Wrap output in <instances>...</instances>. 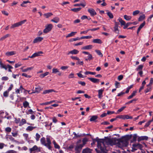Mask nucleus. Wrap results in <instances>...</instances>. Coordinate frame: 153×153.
<instances>
[{
	"mask_svg": "<svg viewBox=\"0 0 153 153\" xmlns=\"http://www.w3.org/2000/svg\"><path fill=\"white\" fill-rule=\"evenodd\" d=\"M16 152L13 150H10L7 152V153H16Z\"/></svg>",
	"mask_w": 153,
	"mask_h": 153,
	"instance_id": "nucleus-64",
	"label": "nucleus"
},
{
	"mask_svg": "<svg viewBox=\"0 0 153 153\" xmlns=\"http://www.w3.org/2000/svg\"><path fill=\"white\" fill-rule=\"evenodd\" d=\"M95 51L97 54L100 56L101 57H102L103 54L101 53L100 51L99 50H95Z\"/></svg>",
	"mask_w": 153,
	"mask_h": 153,
	"instance_id": "nucleus-44",
	"label": "nucleus"
},
{
	"mask_svg": "<svg viewBox=\"0 0 153 153\" xmlns=\"http://www.w3.org/2000/svg\"><path fill=\"white\" fill-rule=\"evenodd\" d=\"M29 105V103L27 101H25L23 103V106L25 108H26Z\"/></svg>",
	"mask_w": 153,
	"mask_h": 153,
	"instance_id": "nucleus-48",
	"label": "nucleus"
},
{
	"mask_svg": "<svg viewBox=\"0 0 153 153\" xmlns=\"http://www.w3.org/2000/svg\"><path fill=\"white\" fill-rule=\"evenodd\" d=\"M20 26L18 22L15 23L12 25L10 27L11 28H13L16 27H18Z\"/></svg>",
	"mask_w": 153,
	"mask_h": 153,
	"instance_id": "nucleus-29",
	"label": "nucleus"
},
{
	"mask_svg": "<svg viewBox=\"0 0 153 153\" xmlns=\"http://www.w3.org/2000/svg\"><path fill=\"white\" fill-rule=\"evenodd\" d=\"M35 91L34 92H33L32 93H39L42 90V88L39 86H38L35 88Z\"/></svg>",
	"mask_w": 153,
	"mask_h": 153,
	"instance_id": "nucleus-17",
	"label": "nucleus"
},
{
	"mask_svg": "<svg viewBox=\"0 0 153 153\" xmlns=\"http://www.w3.org/2000/svg\"><path fill=\"white\" fill-rule=\"evenodd\" d=\"M10 36V35L9 34H7L5 35L4 36L1 38V39H0V41H2V40H4L7 38L9 37Z\"/></svg>",
	"mask_w": 153,
	"mask_h": 153,
	"instance_id": "nucleus-37",
	"label": "nucleus"
},
{
	"mask_svg": "<svg viewBox=\"0 0 153 153\" xmlns=\"http://www.w3.org/2000/svg\"><path fill=\"white\" fill-rule=\"evenodd\" d=\"M126 108V106H124L120 108L117 111L116 114H118L119 113L122 111Z\"/></svg>",
	"mask_w": 153,
	"mask_h": 153,
	"instance_id": "nucleus-43",
	"label": "nucleus"
},
{
	"mask_svg": "<svg viewBox=\"0 0 153 153\" xmlns=\"http://www.w3.org/2000/svg\"><path fill=\"white\" fill-rule=\"evenodd\" d=\"M83 61H80V59L79 60H77V62L76 63L77 65H83Z\"/></svg>",
	"mask_w": 153,
	"mask_h": 153,
	"instance_id": "nucleus-52",
	"label": "nucleus"
},
{
	"mask_svg": "<svg viewBox=\"0 0 153 153\" xmlns=\"http://www.w3.org/2000/svg\"><path fill=\"white\" fill-rule=\"evenodd\" d=\"M88 12L90 13L91 16H94L97 14V13L95 10L92 8L89 9L88 10Z\"/></svg>",
	"mask_w": 153,
	"mask_h": 153,
	"instance_id": "nucleus-8",
	"label": "nucleus"
},
{
	"mask_svg": "<svg viewBox=\"0 0 153 153\" xmlns=\"http://www.w3.org/2000/svg\"><path fill=\"white\" fill-rule=\"evenodd\" d=\"M76 33V32H71L70 33L68 34L66 36V38H68V37H71V36H73Z\"/></svg>",
	"mask_w": 153,
	"mask_h": 153,
	"instance_id": "nucleus-27",
	"label": "nucleus"
},
{
	"mask_svg": "<svg viewBox=\"0 0 153 153\" xmlns=\"http://www.w3.org/2000/svg\"><path fill=\"white\" fill-rule=\"evenodd\" d=\"M78 83L81 85H82L83 86H85V83L84 82H82L81 81H79L78 82Z\"/></svg>",
	"mask_w": 153,
	"mask_h": 153,
	"instance_id": "nucleus-63",
	"label": "nucleus"
},
{
	"mask_svg": "<svg viewBox=\"0 0 153 153\" xmlns=\"http://www.w3.org/2000/svg\"><path fill=\"white\" fill-rule=\"evenodd\" d=\"M123 120L132 119L133 117L132 116H129L128 115H124Z\"/></svg>",
	"mask_w": 153,
	"mask_h": 153,
	"instance_id": "nucleus-31",
	"label": "nucleus"
},
{
	"mask_svg": "<svg viewBox=\"0 0 153 153\" xmlns=\"http://www.w3.org/2000/svg\"><path fill=\"white\" fill-rule=\"evenodd\" d=\"M148 139V137L146 136H143L139 137L138 138V141L140 142V141L142 140H147Z\"/></svg>",
	"mask_w": 153,
	"mask_h": 153,
	"instance_id": "nucleus-16",
	"label": "nucleus"
},
{
	"mask_svg": "<svg viewBox=\"0 0 153 153\" xmlns=\"http://www.w3.org/2000/svg\"><path fill=\"white\" fill-rule=\"evenodd\" d=\"M26 21L27 20L25 19L18 22L19 23V25L20 26L22 25V24H24L25 23V22H26Z\"/></svg>",
	"mask_w": 153,
	"mask_h": 153,
	"instance_id": "nucleus-53",
	"label": "nucleus"
},
{
	"mask_svg": "<svg viewBox=\"0 0 153 153\" xmlns=\"http://www.w3.org/2000/svg\"><path fill=\"white\" fill-rule=\"evenodd\" d=\"M26 123V120L25 119H22L21 120V121L20 122L19 125L22 126L23 125V124Z\"/></svg>",
	"mask_w": 153,
	"mask_h": 153,
	"instance_id": "nucleus-45",
	"label": "nucleus"
},
{
	"mask_svg": "<svg viewBox=\"0 0 153 153\" xmlns=\"http://www.w3.org/2000/svg\"><path fill=\"white\" fill-rule=\"evenodd\" d=\"M124 17L125 19L128 21L130 20L131 18V16H128L127 15H125L124 16Z\"/></svg>",
	"mask_w": 153,
	"mask_h": 153,
	"instance_id": "nucleus-41",
	"label": "nucleus"
},
{
	"mask_svg": "<svg viewBox=\"0 0 153 153\" xmlns=\"http://www.w3.org/2000/svg\"><path fill=\"white\" fill-rule=\"evenodd\" d=\"M132 146L137 147V148L140 149V150H142V148L143 147L142 145L139 143H135L132 145Z\"/></svg>",
	"mask_w": 153,
	"mask_h": 153,
	"instance_id": "nucleus-14",
	"label": "nucleus"
},
{
	"mask_svg": "<svg viewBox=\"0 0 153 153\" xmlns=\"http://www.w3.org/2000/svg\"><path fill=\"white\" fill-rule=\"evenodd\" d=\"M115 85L116 88H118L120 86V83L117 81L115 82Z\"/></svg>",
	"mask_w": 153,
	"mask_h": 153,
	"instance_id": "nucleus-50",
	"label": "nucleus"
},
{
	"mask_svg": "<svg viewBox=\"0 0 153 153\" xmlns=\"http://www.w3.org/2000/svg\"><path fill=\"white\" fill-rule=\"evenodd\" d=\"M140 11L139 10H136L134 11L133 13V16H135L140 13Z\"/></svg>",
	"mask_w": 153,
	"mask_h": 153,
	"instance_id": "nucleus-54",
	"label": "nucleus"
},
{
	"mask_svg": "<svg viewBox=\"0 0 153 153\" xmlns=\"http://www.w3.org/2000/svg\"><path fill=\"white\" fill-rule=\"evenodd\" d=\"M98 118L97 116L96 115H94L91 117L90 120L91 122L96 121V120Z\"/></svg>",
	"mask_w": 153,
	"mask_h": 153,
	"instance_id": "nucleus-22",
	"label": "nucleus"
},
{
	"mask_svg": "<svg viewBox=\"0 0 153 153\" xmlns=\"http://www.w3.org/2000/svg\"><path fill=\"white\" fill-rule=\"evenodd\" d=\"M96 140L97 142V147L100 150L97 149L95 150L97 153H107V151L106 149L105 145L113 146L115 144V142L113 139L105 137L104 139H97Z\"/></svg>",
	"mask_w": 153,
	"mask_h": 153,
	"instance_id": "nucleus-1",
	"label": "nucleus"
},
{
	"mask_svg": "<svg viewBox=\"0 0 153 153\" xmlns=\"http://www.w3.org/2000/svg\"><path fill=\"white\" fill-rule=\"evenodd\" d=\"M104 91L103 89H101L98 90V97L100 99H101L103 97L102 93Z\"/></svg>",
	"mask_w": 153,
	"mask_h": 153,
	"instance_id": "nucleus-13",
	"label": "nucleus"
},
{
	"mask_svg": "<svg viewBox=\"0 0 153 153\" xmlns=\"http://www.w3.org/2000/svg\"><path fill=\"white\" fill-rule=\"evenodd\" d=\"M29 151L30 153L34 152H39L40 151V149L36 145H35L32 148L30 149Z\"/></svg>",
	"mask_w": 153,
	"mask_h": 153,
	"instance_id": "nucleus-5",
	"label": "nucleus"
},
{
	"mask_svg": "<svg viewBox=\"0 0 153 153\" xmlns=\"http://www.w3.org/2000/svg\"><path fill=\"white\" fill-rule=\"evenodd\" d=\"M86 5L85 4H74V7H79L81 6H82L83 7H85Z\"/></svg>",
	"mask_w": 153,
	"mask_h": 153,
	"instance_id": "nucleus-38",
	"label": "nucleus"
},
{
	"mask_svg": "<svg viewBox=\"0 0 153 153\" xmlns=\"http://www.w3.org/2000/svg\"><path fill=\"white\" fill-rule=\"evenodd\" d=\"M114 31L115 32L117 33H119L118 27H114Z\"/></svg>",
	"mask_w": 153,
	"mask_h": 153,
	"instance_id": "nucleus-59",
	"label": "nucleus"
},
{
	"mask_svg": "<svg viewBox=\"0 0 153 153\" xmlns=\"http://www.w3.org/2000/svg\"><path fill=\"white\" fill-rule=\"evenodd\" d=\"M79 52V51L76 49H74L73 50L69 51L67 54L69 55L70 54H78Z\"/></svg>",
	"mask_w": 153,
	"mask_h": 153,
	"instance_id": "nucleus-10",
	"label": "nucleus"
},
{
	"mask_svg": "<svg viewBox=\"0 0 153 153\" xmlns=\"http://www.w3.org/2000/svg\"><path fill=\"white\" fill-rule=\"evenodd\" d=\"M128 139L127 137H123L118 140L117 146L120 148L126 147L128 145Z\"/></svg>",
	"mask_w": 153,
	"mask_h": 153,
	"instance_id": "nucleus-3",
	"label": "nucleus"
},
{
	"mask_svg": "<svg viewBox=\"0 0 153 153\" xmlns=\"http://www.w3.org/2000/svg\"><path fill=\"white\" fill-rule=\"evenodd\" d=\"M24 89V88H23L22 86V85H21L19 88H16L15 89L16 93L17 94H19L20 91H21V92H22V91Z\"/></svg>",
	"mask_w": 153,
	"mask_h": 153,
	"instance_id": "nucleus-12",
	"label": "nucleus"
},
{
	"mask_svg": "<svg viewBox=\"0 0 153 153\" xmlns=\"http://www.w3.org/2000/svg\"><path fill=\"white\" fill-rule=\"evenodd\" d=\"M118 20L120 22L121 25H125L126 23L121 18H119L118 19Z\"/></svg>",
	"mask_w": 153,
	"mask_h": 153,
	"instance_id": "nucleus-36",
	"label": "nucleus"
},
{
	"mask_svg": "<svg viewBox=\"0 0 153 153\" xmlns=\"http://www.w3.org/2000/svg\"><path fill=\"white\" fill-rule=\"evenodd\" d=\"M49 74V72H46L44 74H40L39 75V77L42 78L45 77V76H47Z\"/></svg>",
	"mask_w": 153,
	"mask_h": 153,
	"instance_id": "nucleus-30",
	"label": "nucleus"
},
{
	"mask_svg": "<svg viewBox=\"0 0 153 153\" xmlns=\"http://www.w3.org/2000/svg\"><path fill=\"white\" fill-rule=\"evenodd\" d=\"M53 15V14L51 13H48L45 14H44V16H45L46 18H48Z\"/></svg>",
	"mask_w": 153,
	"mask_h": 153,
	"instance_id": "nucleus-39",
	"label": "nucleus"
},
{
	"mask_svg": "<svg viewBox=\"0 0 153 153\" xmlns=\"http://www.w3.org/2000/svg\"><path fill=\"white\" fill-rule=\"evenodd\" d=\"M9 92L7 91H5L3 93V95L4 97H7L8 95Z\"/></svg>",
	"mask_w": 153,
	"mask_h": 153,
	"instance_id": "nucleus-57",
	"label": "nucleus"
},
{
	"mask_svg": "<svg viewBox=\"0 0 153 153\" xmlns=\"http://www.w3.org/2000/svg\"><path fill=\"white\" fill-rule=\"evenodd\" d=\"M88 60H90L91 59L93 58L92 56V55L90 54L89 53V54H88Z\"/></svg>",
	"mask_w": 153,
	"mask_h": 153,
	"instance_id": "nucleus-62",
	"label": "nucleus"
},
{
	"mask_svg": "<svg viewBox=\"0 0 153 153\" xmlns=\"http://www.w3.org/2000/svg\"><path fill=\"white\" fill-rule=\"evenodd\" d=\"M41 137L40 135L38 133H37L36 134L35 138L36 141H38L39 140V139Z\"/></svg>",
	"mask_w": 153,
	"mask_h": 153,
	"instance_id": "nucleus-33",
	"label": "nucleus"
},
{
	"mask_svg": "<svg viewBox=\"0 0 153 153\" xmlns=\"http://www.w3.org/2000/svg\"><path fill=\"white\" fill-rule=\"evenodd\" d=\"M5 131L7 132H10L11 131V128L9 127H7L5 128Z\"/></svg>",
	"mask_w": 153,
	"mask_h": 153,
	"instance_id": "nucleus-55",
	"label": "nucleus"
},
{
	"mask_svg": "<svg viewBox=\"0 0 153 153\" xmlns=\"http://www.w3.org/2000/svg\"><path fill=\"white\" fill-rule=\"evenodd\" d=\"M82 153H91V150L88 148H86L83 150Z\"/></svg>",
	"mask_w": 153,
	"mask_h": 153,
	"instance_id": "nucleus-21",
	"label": "nucleus"
},
{
	"mask_svg": "<svg viewBox=\"0 0 153 153\" xmlns=\"http://www.w3.org/2000/svg\"><path fill=\"white\" fill-rule=\"evenodd\" d=\"M93 48V46L91 45H89L84 46L81 48L82 50H89Z\"/></svg>",
	"mask_w": 153,
	"mask_h": 153,
	"instance_id": "nucleus-18",
	"label": "nucleus"
},
{
	"mask_svg": "<svg viewBox=\"0 0 153 153\" xmlns=\"http://www.w3.org/2000/svg\"><path fill=\"white\" fill-rule=\"evenodd\" d=\"M137 93V91H133L132 94H131V95L129 96L128 97V99H130L131 98H132Z\"/></svg>",
	"mask_w": 153,
	"mask_h": 153,
	"instance_id": "nucleus-26",
	"label": "nucleus"
},
{
	"mask_svg": "<svg viewBox=\"0 0 153 153\" xmlns=\"http://www.w3.org/2000/svg\"><path fill=\"white\" fill-rule=\"evenodd\" d=\"M28 3H30V2L29 1H24L20 5L22 7H25L26 6L25 5V4H26Z\"/></svg>",
	"mask_w": 153,
	"mask_h": 153,
	"instance_id": "nucleus-34",
	"label": "nucleus"
},
{
	"mask_svg": "<svg viewBox=\"0 0 153 153\" xmlns=\"http://www.w3.org/2000/svg\"><path fill=\"white\" fill-rule=\"evenodd\" d=\"M71 57L73 59L76 60H79V58L76 56H71Z\"/></svg>",
	"mask_w": 153,
	"mask_h": 153,
	"instance_id": "nucleus-60",
	"label": "nucleus"
},
{
	"mask_svg": "<svg viewBox=\"0 0 153 153\" xmlns=\"http://www.w3.org/2000/svg\"><path fill=\"white\" fill-rule=\"evenodd\" d=\"M143 67V65H140L138 66V67L136 69L137 71H141Z\"/></svg>",
	"mask_w": 153,
	"mask_h": 153,
	"instance_id": "nucleus-42",
	"label": "nucleus"
},
{
	"mask_svg": "<svg viewBox=\"0 0 153 153\" xmlns=\"http://www.w3.org/2000/svg\"><path fill=\"white\" fill-rule=\"evenodd\" d=\"M43 53V52L42 51H40L34 53L31 56H29L28 57L31 58H33L36 56H40L41 54H42Z\"/></svg>",
	"mask_w": 153,
	"mask_h": 153,
	"instance_id": "nucleus-7",
	"label": "nucleus"
},
{
	"mask_svg": "<svg viewBox=\"0 0 153 153\" xmlns=\"http://www.w3.org/2000/svg\"><path fill=\"white\" fill-rule=\"evenodd\" d=\"M106 11H107V15H108V16H109L110 18V19H112L114 17V16L112 14V13L108 11V10H106Z\"/></svg>",
	"mask_w": 153,
	"mask_h": 153,
	"instance_id": "nucleus-32",
	"label": "nucleus"
},
{
	"mask_svg": "<svg viewBox=\"0 0 153 153\" xmlns=\"http://www.w3.org/2000/svg\"><path fill=\"white\" fill-rule=\"evenodd\" d=\"M132 23L131 22H129L126 24H125V25H124V27H123V28L124 29H126L131 24H132Z\"/></svg>",
	"mask_w": 153,
	"mask_h": 153,
	"instance_id": "nucleus-51",
	"label": "nucleus"
},
{
	"mask_svg": "<svg viewBox=\"0 0 153 153\" xmlns=\"http://www.w3.org/2000/svg\"><path fill=\"white\" fill-rule=\"evenodd\" d=\"M92 38V36H83L81 37V39H91Z\"/></svg>",
	"mask_w": 153,
	"mask_h": 153,
	"instance_id": "nucleus-47",
	"label": "nucleus"
},
{
	"mask_svg": "<svg viewBox=\"0 0 153 153\" xmlns=\"http://www.w3.org/2000/svg\"><path fill=\"white\" fill-rule=\"evenodd\" d=\"M36 126H28L26 128L27 131H30L36 128Z\"/></svg>",
	"mask_w": 153,
	"mask_h": 153,
	"instance_id": "nucleus-24",
	"label": "nucleus"
},
{
	"mask_svg": "<svg viewBox=\"0 0 153 153\" xmlns=\"http://www.w3.org/2000/svg\"><path fill=\"white\" fill-rule=\"evenodd\" d=\"M53 28L52 24H49L46 26L45 28L43 30V32L47 33L50 31Z\"/></svg>",
	"mask_w": 153,
	"mask_h": 153,
	"instance_id": "nucleus-4",
	"label": "nucleus"
},
{
	"mask_svg": "<svg viewBox=\"0 0 153 153\" xmlns=\"http://www.w3.org/2000/svg\"><path fill=\"white\" fill-rule=\"evenodd\" d=\"M52 92H56V91H55L53 89H48V90H45L42 94H45L48 93H50Z\"/></svg>",
	"mask_w": 153,
	"mask_h": 153,
	"instance_id": "nucleus-15",
	"label": "nucleus"
},
{
	"mask_svg": "<svg viewBox=\"0 0 153 153\" xmlns=\"http://www.w3.org/2000/svg\"><path fill=\"white\" fill-rule=\"evenodd\" d=\"M92 42L94 43H96L100 44H101L102 42L101 40L100 39H94Z\"/></svg>",
	"mask_w": 153,
	"mask_h": 153,
	"instance_id": "nucleus-23",
	"label": "nucleus"
},
{
	"mask_svg": "<svg viewBox=\"0 0 153 153\" xmlns=\"http://www.w3.org/2000/svg\"><path fill=\"white\" fill-rule=\"evenodd\" d=\"M59 72V70L57 68H53L52 69V73H56Z\"/></svg>",
	"mask_w": 153,
	"mask_h": 153,
	"instance_id": "nucleus-49",
	"label": "nucleus"
},
{
	"mask_svg": "<svg viewBox=\"0 0 153 153\" xmlns=\"http://www.w3.org/2000/svg\"><path fill=\"white\" fill-rule=\"evenodd\" d=\"M83 146L81 144H77L75 148V150L76 152L80 153Z\"/></svg>",
	"mask_w": 153,
	"mask_h": 153,
	"instance_id": "nucleus-6",
	"label": "nucleus"
},
{
	"mask_svg": "<svg viewBox=\"0 0 153 153\" xmlns=\"http://www.w3.org/2000/svg\"><path fill=\"white\" fill-rule=\"evenodd\" d=\"M33 68V67H28L26 69H23V67H22L21 68V69L22 70V71L23 72H26L27 71H29V70H32Z\"/></svg>",
	"mask_w": 153,
	"mask_h": 153,
	"instance_id": "nucleus-20",
	"label": "nucleus"
},
{
	"mask_svg": "<svg viewBox=\"0 0 153 153\" xmlns=\"http://www.w3.org/2000/svg\"><path fill=\"white\" fill-rule=\"evenodd\" d=\"M81 9V7L73 8L71 9V10L75 12H77L79 11Z\"/></svg>",
	"mask_w": 153,
	"mask_h": 153,
	"instance_id": "nucleus-28",
	"label": "nucleus"
},
{
	"mask_svg": "<svg viewBox=\"0 0 153 153\" xmlns=\"http://www.w3.org/2000/svg\"><path fill=\"white\" fill-rule=\"evenodd\" d=\"M88 141V139L86 138H84L82 140L83 143L82 144L83 146L86 144Z\"/></svg>",
	"mask_w": 153,
	"mask_h": 153,
	"instance_id": "nucleus-46",
	"label": "nucleus"
},
{
	"mask_svg": "<svg viewBox=\"0 0 153 153\" xmlns=\"http://www.w3.org/2000/svg\"><path fill=\"white\" fill-rule=\"evenodd\" d=\"M16 52L12 51L6 53L5 54L6 56H10L16 54Z\"/></svg>",
	"mask_w": 153,
	"mask_h": 153,
	"instance_id": "nucleus-25",
	"label": "nucleus"
},
{
	"mask_svg": "<svg viewBox=\"0 0 153 153\" xmlns=\"http://www.w3.org/2000/svg\"><path fill=\"white\" fill-rule=\"evenodd\" d=\"M43 39V38L41 37H38L36 38L33 40L34 43H37L41 41Z\"/></svg>",
	"mask_w": 153,
	"mask_h": 153,
	"instance_id": "nucleus-11",
	"label": "nucleus"
},
{
	"mask_svg": "<svg viewBox=\"0 0 153 153\" xmlns=\"http://www.w3.org/2000/svg\"><path fill=\"white\" fill-rule=\"evenodd\" d=\"M123 78V76L121 75L117 77V79L119 81L122 80Z\"/></svg>",
	"mask_w": 153,
	"mask_h": 153,
	"instance_id": "nucleus-61",
	"label": "nucleus"
},
{
	"mask_svg": "<svg viewBox=\"0 0 153 153\" xmlns=\"http://www.w3.org/2000/svg\"><path fill=\"white\" fill-rule=\"evenodd\" d=\"M145 18V16L144 14H143L141 15L138 18V20L139 21H141L143 20Z\"/></svg>",
	"mask_w": 153,
	"mask_h": 153,
	"instance_id": "nucleus-35",
	"label": "nucleus"
},
{
	"mask_svg": "<svg viewBox=\"0 0 153 153\" xmlns=\"http://www.w3.org/2000/svg\"><path fill=\"white\" fill-rule=\"evenodd\" d=\"M68 77L69 78H74V74L71 73L68 75Z\"/></svg>",
	"mask_w": 153,
	"mask_h": 153,
	"instance_id": "nucleus-58",
	"label": "nucleus"
},
{
	"mask_svg": "<svg viewBox=\"0 0 153 153\" xmlns=\"http://www.w3.org/2000/svg\"><path fill=\"white\" fill-rule=\"evenodd\" d=\"M88 79L94 83H98L100 82V80L97 79L89 77Z\"/></svg>",
	"mask_w": 153,
	"mask_h": 153,
	"instance_id": "nucleus-9",
	"label": "nucleus"
},
{
	"mask_svg": "<svg viewBox=\"0 0 153 153\" xmlns=\"http://www.w3.org/2000/svg\"><path fill=\"white\" fill-rule=\"evenodd\" d=\"M40 142L42 145L45 146L49 150H52L51 143L49 138L47 137L45 139L44 137H43L40 139Z\"/></svg>",
	"mask_w": 153,
	"mask_h": 153,
	"instance_id": "nucleus-2",
	"label": "nucleus"
},
{
	"mask_svg": "<svg viewBox=\"0 0 153 153\" xmlns=\"http://www.w3.org/2000/svg\"><path fill=\"white\" fill-rule=\"evenodd\" d=\"M84 74L85 75H88V74L91 75H95L96 74V73L95 72H92L90 71H86L85 72Z\"/></svg>",
	"mask_w": 153,
	"mask_h": 153,
	"instance_id": "nucleus-40",
	"label": "nucleus"
},
{
	"mask_svg": "<svg viewBox=\"0 0 153 153\" xmlns=\"http://www.w3.org/2000/svg\"><path fill=\"white\" fill-rule=\"evenodd\" d=\"M59 18L57 17H56L53 18L51 20V21L54 23H57L59 22Z\"/></svg>",
	"mask_w": 153,
	"mask_h": 153,
	"instance_id": "nucleus-19",
	"label": "nucleus"
},
{
	"mask_svg": "<svg viewBox=\"0 0 153 153\" xmlns=\"http://www.w3.org/2000/svg\"><path fill=\"white\" fill-rule=\"evenodd\" d=\"M145 25V22H144L140 25L138 29L140 30L143 28V27Z\"/></svg>",
	"mask_w": 153,
	"mask_h": 153,
	"instance_id": "nucleus-56",
	"label": "nucleus"
}]
</instances>
